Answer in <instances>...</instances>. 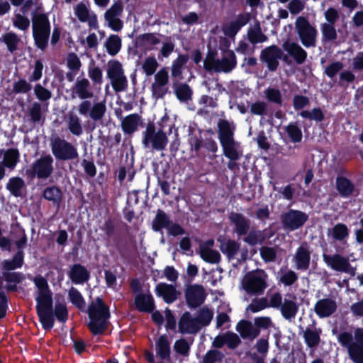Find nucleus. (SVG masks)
Wrapping results in <instances>:
<instances>
[{"label": "nucleus", "mask_w": 363, "mask_h": 363, "mask_svg": "<svg viewBox=\"0 0 363 363\" xmlns=\"http://www.w3.org/2000/svg\"><path fill=\"white\" fill-rule=\"evenodd\" d=\"M229 220L234 225V233L238 238L247 234L250 228V220L240 213L232 212L229 216Z\"/></svg>", "instance_id": "nucleus-22"}, {"label": "nucleus", "mask_w": 363, "mask_h": 363, "mask_svg": "<svg viewBox=\"0 0 363 363\" xmlns=\"http://www.w3.org/2000/svg\"><path fill=\"white\" fill-rule=\"evenodd\" d=\"M156 354L162 360H170V342L166 334L160 335L158 338L156 342Z\"/></svg>", "instance_id": "nucleus-38"}, {"label": "nucleus", "mask_w": 363, "mask_h": 363, "mask_svg": "<svg viewBox=\"0 0 363 363\" xmlns=\"http://www.w3.org/2000/svg\"><path fill=\"white\" fill-rule=\"evenodd\" d=\"M248 40L252 45L267 41L268 37L262 31L259 22L257 21L252 28L247 31Z\"/></svg>", "instance_id": "nucleus-42"}, {"label": "nucleus", "mask_w": 363, "mask_h": 363, "mask_svg": "<svg viewBox=\"0 0 363 363\" xmlns=\"http://www.w3.org/2000/svg\"><path fill=\"white\" fill-rule=\"evenodd\" d=\"M179 332L182 334H196L199 333V326L196 318H193L189 311L184 312L178 322Z\"/></svg>", "instance_id": "nucleus-24"}, {"label": "nucleus", "mask_w": 363, "mask_h": 363, "mask_svg": "<svg viewBox=\"0 0 363 363\" xmlns=\"http://www.w3.org/2000/svg\"><path fill=\"white\" fill-rule=\"evenodd\" d=\"M68 298L72 304L82 312L85 311V300L77 289L72 287L69 290Z\"/></svg>", "instance_id": "nucleus-45"}, {"label": "nucleus", "mask_w": 363, "mask_h": 363, "mask_svg": "<svg viewBox=\"0 0 363 363\" xmlns=\"http://www.w3.org/2000/svg\"><path fill=\"white\" fill-rule=\"evenodd\" d=\"M340 344L347 349L353 363H363V328H357L354 337L350 332H342L337 335Z\"/></svg>", "instance_id": "nucleus-6"}, {"label": "nucleus", "mask_w": 363, "mask_h": 363, "mask_svg": "<svg viewBox=\"0 0 363 363\" xmlns=\"http://www.w3.org/2000/svg\"><path fill=\"white\" fill-rule=\"evenodd\" d=\"M308 220V215L300 210L289 209L281 216L283 228L289 231H294L302 228Z\"/></svg>", "instance_id": "nucleus-12"}, {"label": "nucleus", "mask_w": 363, "mask_h": 363, "mask_svg": "<svg viewBox=\"0 0 363 363\" xmlns=\"http://www.w3.org/2000/svg\"><path fill=\"white\" fill-rule=\"evenodd\" d=\"M89 322L87 325L93 335H103L108 329L111 313L103 298L98 296L91 301L86 310Z\"/></svg>", "instance_id": "nucleus-2"}, {"label": "nucleus", "mask_w": 363, "mask_h": 363, "mask_svg": "<svg viewBox=\"0 0 363 363\" xmlns=\"http://www.w3.org/2000/svg\"><path fill=\"white\" fill-rule=\"evenodd\" d=\"M192 90L186 83L174 84V94L181 101H186L191 99Z\"/></svg>", "instance_id": "nucleus-47"}, {"label": "nucleus", "mask_w": 363, "mask_h": 363, "mask_svg": "<svg viewBox=\"0 0 363 363\" xmlns=\"http://www.w3.org/2000/svg\"><path fill=\"white\" fill-rule=\"evenodd\" d=\"M23 263L24 255L21 252H16L11 259L0 261V272H15L14 270L21 268Z\"/></svg>", "instance_id": "nucleus-33"}, {"label": "nucleus", "mask_w": 363, "mask_h": 363, "mask_svg": "<svg viewBox=\"0 0 363 363\" xmlns=\"http://www.w3.org/2000/svg\"><path fill=\"white\" fill-rule=\"evenodd\" d=\"M25 274L21 272H0V282L3 281L7 284L4 289L8 292H17V285L25 279Z\"/></svg>", "instance_id": "nucleus-19"}, {"label": "nucleus", "mask_w": 363, "mask_h": 363, "mask_svg": "<svg viewBox=\"0 0 363 363\" xmlns=\"http://www.w3.org/2000/svg\"><path fill=\"white\" fill-rule=\"evenodd\" d=\"M124 74L122 64L116 60H109L107 63V77L111 79Z\"/></svg>", "instance_id": "nucleus-50"}, {"label": "nucleus", "mask_w": 363, "mask_h": 363, "mask_svg": "<svg viewBox=\"0 0 363 363\" xmlns=\"http://www.w3.org/2000/svg\"><path fill=\"white\" fill-rule=\"evenodd\" d=\"M236 330L242 338L247 339L250 341L256 339L260 334V330L255 327V324L247 320L239 321L236 325Z\"/></svg>", "instance_id": "nucleus-28"}, {"label": "nucleus", "mask_w": 363, "mask_h": 363, "mask_svg": "<svg viewBox=\"0 0 363 363\" xmlns=\"http://www.w3.org/2000/svg\"><path fill=\"white\" fill-rule=\"evenodd\" d=\"M53 157L50 155L41 156L26 169L25 172L26 179L28 181H33L35 178L47 179L53 173Z\"/></svg>", "instance_id": "nucleus-7"}, {"label": "nucleus", "mask_w": 363, "mask_h": 363, "mask_svg": "<svg viewBox=\"0 0 363 363\" xmlns=\"http://www.w3.org/2000/svg\"><path fill=\"white\" fill-rule=\"evenodd\" d=\"M14 230V238H19V239L15 241L17 252H21L22 255L25 256L23 249L26 247L28 242V238L26 231L18 223H16Z\"/></svg>", "instance_id": "nucleus-43"}, {"label": "nucleus", "mask_w": 363, "mask_h": 363, "mask_svg": "<svg viewBox=\"0 0 363 363\" xmlns=\"http://www.w3.org/2000/svg\"><path fill=\"white\" fill-rule=\"evenodd\" d=\"M190 348V344L184 338L176 340L174 345V350L175 352L184 357L189 356Z\"/></svg>", "instance_id": "nucleus-59"}, {"label": "nucleus", "mask_w": 363, "mask_h": 363, "mask_svg": "<svg viewBox=\"0 0 363 363\" xmlns=\"http://www.w3.org/2000/svg\"><path fill=\"white\" fill-rule=\"evenodd\" d=\"M67 274L74 284H83L90 279V272L85 266L79 263L74 264Z\"/></svg>", "instance_id": "nucleus-26"}, {"label": "nucleus", "mask_w": 363, "mask_h": 363, "mask_svg": "<svg viewBox=\"0 0 363 363\" xmlns=\"http://www.w3.org/2000/svg\"><path fill=\"white\" fill-rule=\"evenodd\" d=\"M201 257L205 262L211 264H217L220 260V253L209 248H202L201 250Z\"/></svg>", "instance_id": "nucleus-54"}, {"label": "nucleus", "mask_w": 363, "mask_h": 363, "mask_svg": "<svg viewBox=\"0 0 363 363\" xmlns=\"http://www.w3.org/2000/svg\"><path fill=\"white\" fill-rule=\"evenodd\" d=\"M218 139L223 149V153L229 159L227 164L228 168L234 170L238 167L237 161L240 160V155L235 147V141L233 137V130L230 123L225 120L218 122Z\"/></svg>", "instance_id": "nucleus-4"}, {"label": "nucleus", "mask_w": 363, "mask_h": 363, "mask_svg": "<svg viewBox=\"0 0 363 363\" xmlns=\"http://www.w3.org/2000/svg\"><path fill=\"white\" fill-rule=\"evenodd\" d=\"M323 259L324 262L334 271L342 272L345 266L349 261V258L344 257L338 253L333 255H323Z\"/></svg>", "instance_id": "nucleus-31"}, {"label": "nucleus", "mask_w": 363, "mask_h": 363, "mask_svg": "<svg viewBox=\"0 0 363 363\" xmlns=\"http://www.w3.org/2000/svg\"><path fill=\"white\" fill-rule=\"evenodd\" d=\"M136 309L140 312L152 313L155 308V301L151 294H140L135 297Z\"/></svg>", "instance_id": "nucleus-34"}, {"label": "nucleus", "mask_w": 363, "mask_h": 363, "mask_svg": "<svg viewBox=\"0 0 363 363\" xmlns=\"http://www.w3.org/2000/svg\"><path fill=\"white\" fill-rule=\"evenodd\" d=\"M350 232V230L346 224L337 223L333 228L328 229L327 235L333 242L345 244L349 238Z\"/></svg>", "instance_id": "nucleus-27"}, {"label": "nucleus", "mask_w": 363, "mask_h": 363, "mask_svg": "<svg viewBox=\"0 0 363 363\" xmlns=\"http://www.w3.org/2000/svg\"><path fill=\"white\" fill-rule=\"evenodd\" d=\"M116 93L124 91L128 88V79L125 74L110 79Z\"/></svg>", "instance_id": "nucleus-57"}, {"label": "nucleus", "mask_w": 363, "mask_h": 363, "mask_svg": "<svg viewBox=\"0 0 363 363\" xmlns=\"http://www.w3.org/2000/svg\"><path fill=\"white\" fill-rule=\"evenodd\" d=\"M50 145L51 152L57 161H72L79 159L77 147L59 136L52 138Z\"/></svg>", "instance_id": "nucleus-8"}, {"label": "nucleus", "mask_w": 363, "mask_h": 363, "mask_svg": "<svg viewBox=\"0 0 363 363\" xmlns=\"http://www.w3.org/2000/svg\"><path fill=\"white\" fill-rule=\"evenodd\" d=\"M311 254L307 242L302 243L296 250L292 262L296 270L306 272L311 264Z\"/></svg>", "instance_id": "nucleus-16"}, {"label": "nucleus", "mask_w": 363, "mask_h": 363, "mask_svg": "<svg viewBox=\"0 0 363 363\" xmlns=\"http://www.w3.org/2000/svg\"><path fill=\"white\" fill-rule=\"evenodd\" d=\"M213 317V312L211 309L203 307L198 311L197 316L195 317L200 330L202 327L208 326Z\"/></svg>", "instance_id": "nucleus-48"}, {"label": "nucleus", "mask_w": 363, "mask_h": 363, "mask_svg": "<svg viewBox=\"0 0 363 363\" xmlns=\"http://www.w3.org/2000/svg\"><path fill=\"white\" fill-rule=\"evenodd\" d=\"M322 330L320 328L314 327L313 329L307 327L303 331V337L308 347L315 348L320 342V335Z\"/></svg>", "instance_id": "nucleus-37"}, {"label": "nucleus", "mask_w": 363, "mask_h": 363, "mask_svg": "<svg viewBox=\"0 0 363 363\" xmlns=\"http://www.w3.org/2000/svg\"><path fill=\"white\" fill-rule=\"evenodd\" d=\"M188 55L180 54L177 58L174 60L172 66V76L177 77L181 76L182 73V67L188 62Z\"/></svg>", "instance_id": "nucleus-53"}, {"label": "nucleus", "mask_w": 363, "mask_h": 363, "mask_svg": "<svg viewBox=\"0 0 363 363\" xmlns=\"http://www.w3.org/2000/svg\"><path fill=\"white\" fill-rule=\"evenodd\" d=\"M123 11V5L121 0H118L106 11L104 18H116L121 16Z\"/></svg>", "instance_id": "nucleus-61"}, {"label": "nucleus", "mask_w": 363, "mask_h": 363, "mask_svg": "<svg viewBox=\"0 0 363 363\" xmlns=\"http://www.w3.org/2000/svg\"><path fill=\"white\" fill-rule=\"evenodd\" d=\"M265 97L268 101L276 105H282V97L280 90L273 87H268L264 90Z\"/></svg>", "instance_id": "nucleus-55"}, {"label": "nucleus", "mask_w": 363, "mask_h": 363, "mask_svg": "<svg viewBox=\"0 0 363 363\" xmlns=\"http://www.w3.org/2000/svg\"><path fill=\"white\" fill-rule=\"evenodd\" d=\"M267 286L264 277L257 272L247 274L242 281V287L248 294L259 295L264 292Z\"/></svg>", "instance_id": "nucleus-14"}, {"label": "nucleus", "mask_w": 363, "mask_h": 363, "mask_svg": "<svg viewBox=\"0 0 363 363\" xmlns=\"http://www.w3.org/2000/svg\"><path fill=\"white\" fill-rule=\"evenodd\" d=\"M236 65L237 60L234 52L227 50L222 59L217 62L216 72H230Z\"/></svg>", "instance_id": "nucleus-32"}, {"label": "nucleus", "mask_w": 363, "mask_h": 363, "mask_svg": "<svg viewBox=\"0 0 363 363\" xmlns=\"http://www.w3.org/2000/svg\"><path fill=\"white\" fill-rule=\"evenodd\" d=\"M42 196L54 206H59L62 200V191L57 186H50L44 189Z\"/></svg>", "instance_id": "nucleus-40"}, {"label": "nucleus", "mask_w": 363, "mask_h": 363, "mask_svg": "<svg viewBox=\"0 0 363 363\" xmlns=\"http://www.w3.org/2000/svg\"><path fill=\"white\" fill-rule=\"evenodd\" d=\"M19 151L16 148L8 149L4 155L2 164L7 168L13 169L19 161Z\"/></svg>", "instance_id": "nucleus-44"}, {"label": "nucleus", "mask_w": 363, "mask_h": 363, "mask_svg": "<svg viewBox=\"0 0 363 363\" xmlns=\"http://www.w3.org/2000/svg\"><path fill=\"white\" fill-rule=\"evenodd\" d=\"M188 143L190 146L191 152L199 155L201 149L203 147L208 152L215 154L218 151V145L214 139L211 136L203 137L201 132L199 134H191L189 135Z\"/></svg>", "instance_id": "nucleus-13"}, {"label": "nucleus", "mask_w": 363, "mask_h": 363, "mask_svg": "<svg viewBox=\"0 0 363 363\" xmlns=\"http://www.w3.org/2000/svg\"><path fill=\"white\" fill-rule=\"evenodd\" d=\"M6 189L15 197H21L26 189L25 181L20 177H13L6 185Z\"/></svg>", "instance_id": "nucleus-39"}, {"label": "nucleus", "mask_w": 363, "mask_h": 363, "mask_svg": "<svg viewBox=\"0 0 363 363\" xmlns=\"http://www.w3.org/2000/svg\"><path fill=\"white\" fill-rule=\"evenodd\" d=\"M240 245L234 240L220 241V250L229 259H233L238 254Z\"/></svg>", "instance_id": "nucleus-41"}, {"label": "nucleus", "mask_w": 363, "mask_h": 363, "mask_svg": "<svg viewBox=\"0 0 363 363\" xmlns=\"http://www.w3.org/2000/svg\"><path fill=\"white\" fill-rule=\"evenodd\" d=\"M155 294L158 297H162L163 301L168 304L174 302L181 294V293L177 290L174 285L164 282L159 283L156 286Z\"/></svg>", "instance_id": "nucleus-23"}, {"label": "nucleus", "mask_w": 363, "mask_h": 363, "mask_svg": "<svg viewBox=\"0 0 363 363\" xmlns=\"http://www.w3.org/2000/svg\"><path fill=\"white\" fill-rule=\"evenodd\" d=\"M291 299L284 298V302L279 308L282 316L286 320H291L294 318L298 311V305L296 300V297L294 295L289 294Z\"/></svg>", "instance_id": "nucleus-35"}, {"label": "nucleus", "mask_w": 363, "mask_h": 363, "mask_svg": "<svg viewBox=\"0 0 363 363\" xmlns=\"http://www.w3.org/2000/svg\"><path fill=\"white\" fill-rule=\"evenodd\" d=\"M32 34L35 47L43 52L47 49L50 36L51 25L47 13H31Z\"/></svg>", "instance_id": "nucleus-5"}, {"label": "nucleus", "mask_w": 363, "mask_h": 363, "mask_svg": "<svg viewBox=\"0 0 363 363\" xmlns=\"http://www.w3.org/2000/svg\"><path fill=\"white\" fill-rule=\"evenodd\" d=\"M295 29L302 45L306 48L316 45L318 31L304 16H298L295 22Z\"/></svg>", "instance_id": "nucleus-9"}, {"label": "nucleus", "mask_w": 363, "mask_h": 363, "mask_svg": "<svg viewBox=\"0 0 363 363\" xmlns=\"http://www.w3.org/2000/svg\"><path fill=\"white\" fill-rule=\"evenodd\" d=\"M282 48L297 65H301L306 60L307 52L298 43L286 40L282 44Z\"/></svg>", "instance_id": "nucleus-25"}, {"label": "nucleus", "mask_w": 363, "mask_h": 363, "mask_svg": "<svg viewBox=\"0 0 363 363\" xmlns=\"http://www.w3.org/2000/svg\"><path fill=\"white\" fill-rule=\"evenodd\" d=\"M168 138L166 133L161 129L156 131L154 123H149L144 132L143 144L145 147L151 145L152 149L162 151L167 145Z\"/></svg>", "instance_id": "nucleus-10"}, {"label": "nucleus", "mask_w": 363, "mask_h": 363, "mask_svg": "<svg viewBox=\"0 0 363 363\" xmlns=\"http://www.w3.org/2000/svg\"><path fill=\"white\" fill-rule=\"evenodd\" d=\"M251 15L250 13H240L237 16L235 21H230L223 28L224 34L230 38H233L239 30L250 21Z\"/></svg>", "instance_id": "nucleus-20"}, {"label": "nucleus", "mask_w": 363, "mask_h": 363, "mask_svg": "<svg viewBox=\"0 0 363 363\" xmlns=\"http://www.w3.org/2000/svg\"><path fill=\"white\" fill-rule=\"evenodd\" d=\"M3 42L6 45L8 50L13 53L18 49L20 38L13 32H9L2 35Z\"/></svg>", "instance_id": "nucleus-51"}, {"label": "nucleus", "mask_w": 363, "mask_h": 363, "mask_svg": "<svg viewBox=\"0 0 363 363\" xmlns=\"http://www.w3.org/2000/svg\"><path fill=\"white\" fill-rule=\"evenodd\" d=\"M259 60L264 63L270 72H275L279 66V60L287 61L288 56L284 55L282 50L277 45H272L262 49Z\"/></svg>", "instance_id": "nucleus-11"}, {"label": "nucleus", "mask_w": 363, "mask_h": 363, "mask_svg": "<svg viewBox=\"0 0 363 363\" xmlns=\"http://www.w3.org/2000/svg\"><path fill=\"white\" fill-rule=\"evenodd\" d=\"M68 129L74 135L82 133V127L77 115H69Z\"/></svg>", "instance_id": "nucleus-60"}, {"label": "nucleus", "mask_w": 363, "mask_h": 363, "mask_svg": "<svg viewBox=\"0 0 363 363\" xmlns=\"http://www.w3.org/2000/svg\"><path fill=\"white\" fill-rule=\"evenodd\" d=\"M108 241L113 242L121 257H125L127 250L126 235L128 233L129 226L114 217H108L100 226Z\"/></svg>", "instance_id": "nucleus-3"}, {"label": "nucleus", "mask_w": 363, "mask_h": 363, "mask_svg": "<svg viewBox=\"0 0 363 363\" xmlns=\"http://www.w3.org/2000/svg\"><path fill=\"white\" fill-rule=\"evenodd\" d=\"M335 189L342 198L355 197L359 194V190L355 186V184L350 179L344 176H337L336 177Z\"/></svg>", "instance_id": "nucleus-17"}, {"label": "nucleus", "mask_w": 363, "mask_h": 363, "mask_svg": "<svg viewBox=\"0 0 363 363\" xmlns=\"http://www.w3.org/2000/svg\"><path fill=\"white\" fill-rule=\"evenodd\" d=\"M172 223L170 216L162 209L158 208L151 223V228L154 232L162 233Z\"/></svg>", "instance_id": "nucleus-29"}, {"label": "nucleus", "mask_w": 363, "mask_h": 363, "mask_svg": "<svg viewBox=\"0 0 363 363\" xmlns=\"http://www.w3.org/2000/svg\"><path fill=\"white\" fill-rule=\"evenodd\" d=\"M343 63L340 61L333 62L325 67L324 74L333 79L343 69Z\"/></svg>", "instance_id": "nucleus-62"}, {"label": "nucleus", "mask_w": 363, "mask_h": 363, "mask_svg": "<svg viewBox=\"0 0 363 363\" xmlns=\"http://www.w3.org/2000/svg\"><path fill=\"white\" fill-rule=\"evenodd\" d=\"M72 94H75L81 99H86L93 97L91 91L90 82L86 79H77L72 88Z\"/></svg>", "instance_id": "nucleus-36"}, {"label": "nucleus", "mask_w": 363, "mask_h": 363, "mask_svg": "<svg viewBox=\"0 0 363 363\" xmlns=\"http://www.w3.org/2000/svg\"><path fill=\"white\" fill-rule=\"evenodd\" d=\"M121 117V128L125 134H133L135 132L139 125L143 126L141 115H127L122 118V115H117Z\"/></svg>", "instance_id": "nucleus-30"}, {"label": "nucleus", "mask_w": 363, "mask_h": 363, "mask_svg": "<svg viewBox=\"0 0 363 363\" xmlns=\"http://www.w3.org/2000/svg\"><path fill=\"white\" fill-rule=\"evenodd\" d=\"M32 281L38 289L35 310L43 330H50L54 327L55 318L60 323H65L69 317L65 301H57L53 308L52 292L48 280L39 274L34 277Z\"/></svg>", "instance_id": "nucleus-1"}, {"label": "nucleus", "mask_w": 363, "mask_h": 363, "mask_svg": "<svg viewBox=\"0 0 363 363\" xmlns=\"http://www.w3.org/2000/svg\"><path fill=\"white\" fill-rule=\"evenodd\" d=\"M218 52L216 49H211L208 48L206 59L203 61V68L207 72L214 70L216 72L217 62L219 59H216Z\"/></svg>", "instance_id": "nucleus-49"}, {"label": "nucleus", "mask_w": 363, "mask_h": 363, "mask_svg": "<svg viewBox=\"0 0 363 363\" xmlns=\"http://www.w3.org/2000/svg\"><path fill=\"white\" fill-rule=\"evenodd\" d=\"M320 29L323 41L333 42L337 39V35L334 24L322 23Z\"/></svg>", "instance_id": "nucleus-52"}, {"label": "nucleus", "mask_w": 363, "mask_h": 363, "mask_svg": "<svg viewBox=\"0 0 363 363\" xmlns=\"http://www.w3.org/2000/svg\"><path fill=\"white\" fill-rule=\"evenodd\" d=\"M337 308L336 301L331 298H324L316 301L314 311L320 318L331 316Z\"/></svg>", "instance_id": "nucleus-21"}, {"label": "nucleus", "mask_w": 363, "mask_h": 363, "mask_svg": "<svg viewBox=\"0 0 363 363\" xmlns=\"http://www.w3.org/2000/svg\"><path fill=\"white\" fill-rule=\"evenodd\" d=\"M121 45V39L117 35H111L105 43L106 51L111 56H115L120 52Z\"/></svg>", "instance_id": "nucleus-46"}, {"label": "nucleus", "mask_w": 363, "mask_h": 363, "mask_svg": "<svg viewBox=\"0 0 363 363\" xmlns=\"http://www.w3.org/2000/svg\"><path fill=\"white\" fill-rule=\"evenodd\" d=\"M269 308V301L267 298H255L247 306L252 313H257Z\"/></svg>", "instance_id": "nucleus-64"}, {"label": "nucleus", "mask_w": 363, "mask_h": 363, "mask_svg": "<svg viewBox=\"0 0 363 363\" xmlns=\"http://www.w3.org/2000/svg\"><path fill=\"white\" fill-rule=\"evenodd\" d=\"M12 23L15 28L23 31L27 30L30 24L28 18L21 13H15Z\"/></svg>", "instance_id": "nucleus-56"}, {"label": "nucleus", "mask_w": 363, "mask_h": 363, "mask_svg": "<svg viewBox=\"0 0 363 363\" xmlns=\"http://www.w3.org/2000/svg\"><path fill=\"white\" fill-rule=\"evenodd\" d=\"M240 337L235 333L227 331L215 337L212 346L216 349L222 348L225 345L230 350L236 349L240 344Z\"/></svg>", "instance_id": "nucleus-18"}, {"label": "nucleus", "mask_w": 363, "mask_h": 363, "mask_svg": "<svg viewBox=\"0 0 363 363\" xmlns=\"http://www.w3.org/2000/svg\"><path fill=\"white\" fill-rule=\"evenodd\" d=\"M261 258L265 263L273 262L277 258V251L272 247L263 246L259 249Z\"/></svg>", "instance_id": "nucleus-58"}, {"label": "nucleus", "mask_w": 363, "mask_h": 363, "mask_svg": "<svg viewBox=\"0 0 363 363\" xmlns=\"http://www.w3.org/2000/svg\"><path fill=\"white\" fill-rule=\"evenodd\" d=\"M206 294L204 288L199 284L189 285L185 290V299L190 308H196L205 301Z\"/></svg>", "instance_id": "nucleus-15"}, {"label": "nucleus", "mask_w": 363, "mask_h": 363, "mask_svg": "<svg viewBox=\"0 0 363 363\" xmlns=\"http://www.w3.org/2000/svg\"><path fill=\"white\" fill-rule=\"evenodd\" d=\"M224 354L218 350H209L203 358V363H215L221 362Z\"/></svg>", "instance_id": "nucleus-63"}]
</instances>
